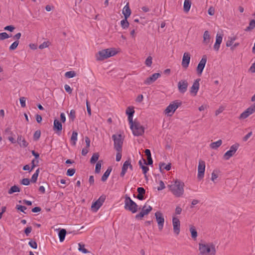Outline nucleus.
Masks as SVG:
<instances>
[{"mask_svg": "<svg viewBox=\"0 0 255 255\" xmlns=\"http://www.w3.org/2000/svg\"><path fill=\"white\" fill-rule=\"evenodd\" d=\"M184 183L176 180L174 183L169 185L168 187L172 194L177 197L181 196L184 193Z\"/></svg>", "mask_w": 255, "mask_h": 255, "instance_id": "obj_1", "label": "nucleus"}, {"mask_svg": "<svg viewBox=\"0 0 255 255\" xmlns=\"http://www.w3.org/2000/svg\"><path fill=\"white\" fill-rule=\"evenodd\" d=\"M199 250L201 255H215L216 249L215 245L212 243L199 244Z\"/></svg>", "mask_w": 255, "mask_h": 255, "instance_id": "obj_2", "label": "nucleus"}, {"mask_svg": "<svg viewBox=\"0 0 255 255\" xmlns=\"http://www.w3.org/2000/svg\"><path fill=\"white\" fill-rule=\"evenodd\" d=\"M124 208L126 210L130 211L132 213H135L138 210V205L128 195L125 196Z\"/></svg>", "mask_w": 255, "mask_h": 255, "instance_id": "obj_3", "label": "nucleus"}, {"mask_svg": "<svg viewBox=\"0 0 255 255\" xmlns=\"http://www.w3.org/2000/svg\"><path fill=\"white\" fill-rule=\"evenodd\" d=\"M116 52L110 49H106L100 51L97 55V60L102 61L111 56L116 55Z\"/></svg>", "mask_w": 255, "mask_h": 255, "instance_id": "obj_4", "label": "nucleus"}, {"mask_svg": "<svg viewBox=\"0 0 255 255\" xmlns=\"http://www.w3.org/2000/svg\"><path fill=\"white\" fill-rule=\"evenodd\" d=\"M112 138L114 141V148L117 151L122 150V146L123 144V139L121 134H114L112 135Z\"/></svg>", "mask_w": 255, "mask_h": 255, "instance_id": "obj_5", "label": "nucleus"}, {"mask_svg": "<svg viewBox=\"0 0 255 255\" xmlns=\"http://www.w3.org/2000/svg\"><path fill=\"white\" fill-rule=\"evenodd\" d=\"M130 128L132 130L134 135L139 136L144 133V128L138 122L136 121L134 122L133 127Z\"/></svg>", "mask_w": 255, "mask_h": 255, "instance_id": "obj_6", "label": "nucleus"}, {"mask_svg": "<svg viewBox=\"0 0 255 255\" xmlns=\"http://www.w3.org/2000/svg\"><path fill=\"white\" fill-rule=\"evenodd\" d=\"M105 200L106 196L104 195H101L97 201L92 203L91 206L92 210L96 212L102 206Z\"/></svg>", "mask_w": 255, "mask_h": 255, "instance_id": "obj_7", "label": "nucleus"}, {"mask_svg": "<svg viewBox=\"0 0 255 255\" xmlns=\"http://www.w3.org/2000/svg\"><path fill=\"white\" fill-rule=\"evenodd\" d=\"M152 210V207L151 206L149 205L147 206L145 204L142 207L141 212L135 215V218L138 220H141L144 216L147 215Z\"/></svg>", "mask_w": 255, "mask_h": 255, "instance_id": "obj_8", "label": "nucleus"}, {"mask_svg": "<svg viewBox=\"0 0 255 255\" xmlns=\"http://www.w3.org/2000/svg\"><path fill=\"white\" fill-rule=\"evenodd\" d=\"M239 147V144L238 143H236L235 144L232 145L230 150L227 151L224 155V158L226 160L229 159L232 156H233L236 152L237 151Z\"/></svg>", "mask_w": 255, "mask_h": 255, "instance_id": "obj_9", "label": "nucleus"}, {"mask_svg": "<svg viewBox=\"0 0 255 255\" xmlns=\"http://www.w3.org/2000/svg\"><path fill=\"white\" fill-rule=\"evenodd\" d=\"M155 217L158 224V229L159 231H161L163 228L164 223L163 215L161 212L157 211L155 213Z\"/></svg>", "mask_w": 255, "mask_h": 255, "instance_id": "obj_10", "label": "nucleus"}, {"mask_svg": "<svg viewBox=\"0 0 255 255\" xmlns=\"http://www.w3.org/2000/svg\"><path fill=\"white\" fill-rule=\"evenodd\" d=\"M205 169V162L202 160L199 161V164L198 166V178L199 180L202 179L204 176V172Z\"/></svg>", "mask_w": 255, "mask_h": 255, "instance_id": "obj_11", "label": "nucleus"}, {"mask_svg": "<svg viewBox=\"0 0 255 255\" xmlns=\"http://www.w3.org/2000/svg\"><path fill=\"white\" fill-rule=\"evenodd\" d=\"M206 62L207 56L206 55H203L197 67V71L199 75H201L202 74L205 66Z\"/></svg>", "mask_w": 255, "mask_h": 255, "instance_id": "obj_12", "label": "nucleus"}, {"mask_svg": "<svg viewBox=\"0 0 255 255\" xmlns=\"http://www.w3.org/2000/svg\"><path fill=\"white\" fill-rule=\"evenodd\" d=\"M181 102L178 101H174L165 109L164 112H175L181 105Z\"/></svg>", "mask_w": 255, "mask_h": 255, "instance_id": "obj_13", "label": "nucleus"}, {"mask_svg": "<svg viewBox=\"0 0 255 255\" xmlns=\"http://www.w3.org/2000/svg\"><path fill=\"white\" fill-rule=\"evenodd\" d=\"M188 86V82L186 80H181L178 83V89L180 93H184L187 90Z\"/></svg>", "mask_w": 255, "mask_h": 255, "instance_id": "obj_14", "label": "nucleus"}, {"mask_svg": "<svg viewBox=\"0 0 255 255\" xmlns=\"http://www.w3.org/2000/svg\"><path fill=\"white\" fill-rule=\"evenodd\" d=\"M172 223L174 232L175 234L178 235L179 234L180 231V221L177 218L173 217L172 219Z\"/></svg>", "mask_w": 255, "mask_h": 255, "instance_id": "obj_15", "label": "nucleus"}, {"mask_svg": "<svg viewBox=\"0 0 255 255\" xmlns=\"http://www.w3.org/2000/svg\"><path fill=\"white\" fill-rule=\"evenodd\" d=\"M161 76L159 73H154L151 76L146 78L144 83L146 85H149L155 82Z\"/></svg>", "mask_w": 255, "mask_h": 255, "instance_id": "obj_16", "label": "nucleus"}, {"mask_svg": "<svg viewBox=\"0 0 255 255\" xmlns=\"http://www.w3.org/2000/svg\"><path fill=\"white\" fill-rule=\"evenodd\" d=\"M53 128V130L55 131L56 133L59 134L62 129V123L57 119H55L54 120Z\"/></svg>", "mask_w": 255, "mask_h": 255, "instance_id": "obj_17", "label": "nucleus"}, {"mask_svg": "<svg viewBox=\"0 0 255 255\" xmlns=\"http://www.w3.org/2000/svg\"><path fill=\"white\" fill-rule=\"evenodd\" d=\"M190 60V55L189 53L185 52L183 54L182 65L184 68H187L189 66Z\"/></svg>", "mask_w": 255, "mask_h": 255, "instance_id": "obj_18", "label": "nucleus"}, {"mask_svg": "<svg viewBox=\"0 0 255 255\" xmlns=\"http://www.w3.org/2000/svg\"><path fill=\"white\" fill-rule=\"evenodd\" d=\"M200 79H197L194 82L190 89V93L193 94L194 96L196 95L199 88V81Z\"/></svg>", "mask_w": 255, "mask_h": 255, "instance_id": "obj_19", "label": "nucleus"}, {"mask_svg": "<svg viewBox=\"0 0 255 255\" xmlns=\"http://www.w3.org/2000/svg\"><path fill=\"white\" fill-rule=\"evenodd\" d=\"M222 36L217 33L216 37V42L214 45V49L216 51H218L220 48V44L222 41Z\"/></svg>", "mask_w": 255, "mask_h": 255, "instance_id": "obj_20", "label": "nucleus"}, {"mask_svg": "<svg viewBox=\"0 0 255 255\" xmlns=\"http://www.w3.org/2000/svg\"><path fill=\"white\" fill-rule=\"evenodd\" d=\"M128 165H129V158L127 160L123 165V166L122 167V171L120 173L121 177H124L126 172H127L128 169Z\"/></svg>", "mask_w": 255, "mask_h": 255, "instance_id": "obj_21", "label": "nucleus"}, {"mask_svg": "<svg viewBox=\"0 0 255 255\" xmlns=\"http://www.w3.org/2000/svg\"><path fill=\"white\" fill-rule=\"evenodd\" d=\"M123 14H124V17L126 18H128L129 17L131 14V10L128 5V3H127V4L124 6L123 9Z\"/></svg>", "mask_w": 255, "mask_h": 255, "instance_id": "obj_22", "label": "nucleus"}, {"mask_svg": "<svg viewBox=\"0 0 255 255\" xmlns=\"http://www.w3.org/2000/svg\"><path fill=\"white\" fill-rule=\"evenodd\" d=\"M203 43L205 45H208L210 42L211 36L208 31L206 30L203 34Z\"/></svg>", "mask_w": 255, "mask_h": 255, "instance_id": "obj_23", "label": "nucleus"}, {"mask_svg": "<svg viewBox=\"0 0 255 255\" xmlns=\"http://www.w3.org/2000/svg\"><path fill=\"white\" fill-rule=\"evenodd\" d=\"M138 195L137 198L139 200H142L144 199L143 195L145 193V190L143 187H138L137 189Z\"/></svg>", "mask_w": 255, "mask_h": 255, "instance_id": "obj_24", "label": "nucleus"}, {"mask_svg": "<svg viewBox=\"0 0 255 255\" xmlns=\"http://www.w3.org/2000/svg\"><path fill=\"white\" fill-rule=\"evenodd\" d=\"M17 143L21 147H26L28 145V143L21 135H18L17 137Z\"/></svg>", "mask_w": 255, "mask_h": 255, "instance_id": "obj_25", "label": "nucleus"}, {"mask_svg": "<svg viewBox=\"0 0 255 255\" xmlns=\"http://www.w3.org/2000/svg\"><path fill=\"white\" fill-rule=\"evenodd\" d=\"M112 170V168L111 167H109L105 172L104 173L103 175L102 176L101 180L103 182L106 181L108 177L109 176L111 171Z\"/></svg>", "mask_w": 255, "mask_h": 255, "instance_id": "obj_26", "label": "nucleus"}, {"mask_svg": "<svg viewBox=\"0 0 255 255\" xmlns=\"http://www.w3.org/2000/svg\"><path fill=\"white\" fill-rule=\"evenodd\" d=\"M67 232L65 229H60L58 233V236L60 242H63L65 239Z\"/></svg>", "mask_w": 255, "mask_h": 255, "instance_id": "obj_27", "label": "nucleus"}, {"mask_svg": "<svg viewBox=\"0 0 255 255\" xmlns=\"http://www.w3.org/2000/svg\"><path fill=\"white\" fill-rule=\"evenodd\" d=\"M191 5V2L190 0H185L183 5L184 11L187 12L189 11Z\"/></svg>", "mask_w": 255, "mask_h": 255, "instance_id": "obj_28", "label": "nucleus"}, {"mask_svg": "<svg viewBox=\"0 0 255 255\" xmlns=\"http://www.w3.org/2000/svg\"><path fill=\"white\" fill-rule=\"evenodd\" d=\"M222 143V140L219 139L216 142H212L210 144V146L211 148L216 149L218 148L219 147H220Z\"/></svg>", "mask_w": 255, "mask_h": 255, "instance_id": "obj_29", "label": "nucleus"}, {"mask_svg": "<svg viewBox=\"0 0 255 255\" xmlns=\"http://www.w3.org/2000/svg\"><path fill=\"white\" fill-rule=\"evenodd\" d=\"M78 133L76 131L72 132V136L71 137V140L72 142V144L73 145H75L76 141L77 140Z\"/></svg>", "mask_w": 255, "mask_h": 255, "instance_id": "obj_30", "label": "nucleus"}, {"mask_svg": "<svg viewBox=\"0 0 255 255\" xmlns=\"http://www.w3.org/2000/svg\"><path fill=\"white\" fill-rule=\"evenodd\" d=\"M20 191V189L17 186L14 185L9 189L8 193L9 194H11L15 192H19Z\"/></svg>", "mask_w": 255, "mask_h": 255, "instance_id": "obj_31", "label": "nucleus"}, {"mask_svg": "<svg viewBox=\"0 0 255 255\" xmlns=\"http://www.w3.org/2000/svg\"><path fill=\"white\" fill-rule=\"evenodd\" d=\"M134 113H126L128 115V120L130 125V128H132L133 127V124H134V122H133V116Z\"/></svg>", "mask_w": 255, "mask_h": 255, "instance_id": "obj_32", "label": "nucleus"}, {"mask_svg": "<svg viewBox=\"0 0 255 255\" xmlns=\"http://www.w3.org/2000/svg\"><path fill=\"white\" fill-rule=\"evenodd\" d=\"M127 19L128 18L125 17V18L121 21V25L123 29H127L129 26V24Z\"/></svg>", "mask_w": 255, "mask_h": 255, "instance_id": "obj_33", "label": "nucleus"}, {"mask_svg": "<svg viewBox=\"0 0 255 255\" xmlns=\"http://www.w3.org/2000/svg\"><path fill=\"white\" fill-rule=\"evenodd\" d=\"M255 27V20L252 19L250 21L249 25L246 27L245 31H249Z\"/></svg>", "mask_w": 255, "mask_h": 255, "instance_id": "obj_34", "label": "nucleus"}, {"mask_svg": "<svg viewBox=\"0 0 255 255\" xmlns=\"http://www.w3.org/2000/svg\"><path fill=\"white\" fill-rule=\"evenodd\" d=\"M190 231L191 234V237L193 239H196L197 237V232L195 227L191 226L190 228Z\"/></svg>", "mask_w": 255, "mask_h": 255, "instance_id": "obj_35", "label": "nucleus"}, {"mask_svg": "<svg viewBox=\"0 0 255 255\" xmlns=\"http://www.w3.org/2000/svg\"><path fill=\"white\" fill-rule=\"evenodd\" d=\"M159 167L160 170L163 168V169H165L167 171H169L171 169V163L166 164L165 163H160Z\"/></svg>", "mask_w": 255, "mask_h": 255, "instance_id": "obj_36", "label": "nucleus"}, {"mask_svg": "<svg viewBox=\"0 0 255 255\" xmlns=\"http://www.w3.org/2000/svg\"><path fill=\"white\" fill-rule=\"evenodd\" d=\"M99 157V154L98 153H94L90 159L91 163L94 164L96 163L98 160Z\"/></svg>", "mask_w": 255, "mask_h": 255, "instance_id": "obj_37", "label": "nucleus"}, {"mask_svg": "<svg viewBox=\"0 0 255 255\" xmlns=\"http://www.w3.org/2000/svg\"><path fill=\"white\" fill-rule=\"evenodd\" d=\"M39 172V169L38 168L36 170L35 172L32 176V177L31 179V181L32 182H33V183L36 182V181H37V179Z\"/></svg>", "mask_w": 255, "mask_h": 255, "instance_id": "obj_38", "label": "nucleus"}, {"mask_svg": "<svg viewBox=\"0 0 255 255\" xmlns=\"http://www.w3.org/2000/svg\"><path fill=\"white\" fill-rule=\"evenodd\" d=\"M79 245V251L80 252H82V253L84 254L89 253V251H88L87 249H86L85 247V245L84 244H82L81 243H79L78 244Z\"/></svg>", "mask_w": 255, "mask_h": 255, "instance_id": "obj_39", "label": "nucleus"}, {"mask_svg": "<svg viewBox=\"0 0 255 255\" xmlns=\"http://www.w3.org/2000/svg\"><path fill=\"white\" fill-rule=\"evenodd\" d=\"M102 162H103L102 160H99L96 163V167H95V173H99L100 172L101 168V164H102Z\"/></svg>", "mask_w": 255, "mask_h": 255, "instance_id": "obj_40", "label": "nucleus"}, {"mask_svg": "<svg viewBox=\"0 0 255 255\" xmlns=\"http://www.w3.org/2000/svg\"><path fill=\"white\" fill-rule=\"evenodd\" d=\"M65 76L68 78H71L76 76V73L74 71H70L65 73Z\"/></svg>", "mask_w": 255, "mask_h": 255, "instance_id": "obj_41", "label": "nucleus"}, {"mask_svg": "<svg viewBox=\"0 0 255 255\" xmlns=\"http://www.w3.org/2000/svg\"><path fill=\"white\" fill-rule=\"evenodd\" d=\"M41 135V131L39 130H37L36 131H35L34 135H33V139L34 140H38Z\"/></svg>", "mask_w": 255, "mask_h": 255, "instance_id": "obj_42", "label": "nucleus"}, {"mask_svg": "<svg viewBox=\"0 0 255 255\" xmlns=\"http://www.w3.org/2000/svg\"><path fill=\"white\" fill-rule=\"evenodd\" d=\"M18 44H19V41L18 40H16L15 41L13 42L11 44V45L9 46V50H15L17 48Z\"/></svg>", "mask_w": 255, "mask_h": 255, "instance_id": "obj_43", "label": "nucleus"}, {"mask_svg": "<svg viewBox=\"0 0 255 255\" xmlns=\"http://www.w3.org/2000/svg\"><path fill=\"white\" fill-rule=\"evenodd\" d=\"M218 177V171L214 170L212 173L211 180L214 182L215 180Z\"/></svg>", "mask_w": 255, "mask_h": 255, "instance_id": "obj_44", "label": "nucleus"}, {"mask_svg": "<svg viewBox=\"0 0 255 255\" xmlns=\"http://www.w3.org/2000/svg\"><path fill=\"white\" fill-rule=\"evenodd\" d=\"M10 36H11V35L9 36L8 34L6 32L0 33V40H3L5 39L10 37Z\"/></svg>", "mask_w": 255, "mask_h": 255, "instance_id": "obj_45", "label": "nucleus"}, {"mask_svg": "<svg viewBox=\"0 0 255 255\" xmlns=\"http://www.w3.org/2000/svg\"><path fill=\"white\" fill-rule=\"evenodd\" d=\"M152 58L151 56H148L145 61V64L147 66L150 67L152 64Z\"/></svg>", "mask_w": 255, "mask_h": 255, "instance_id": "obj_46", "label": "nucleus"}, {"mask_svg": "<svg viewBox=\"0 0 255 255\" xmlns=\"http://www.w3.org/2000/svg\"><path fill=\"white\" fill-rule=\"evenodd\" d=\"M253 113H242L239 117L240 119H245L248 118Z\"/></svg>", "mask_w": 255, "mask_h": 255, "instance_id": "obj_47", "label": "nucleus"}, {"mask_svg": "<svg viewBox=\"0 0 255 255\" xmlns=\"http://www.w3.org/2000/svg\"><path fill=\"white\" fill-rule=\"evenodd\" d=\"M147 162H146L145 160L143 159V164L145 165H151L153 163V160L151 156L147 157Z\"/></svg>", "mask_w": 255, "mask_h": 255, "instance_id": "obj_48", "label": "nucleus"}, {"mask_svg": "<svg viewBox=\"0 0 255 255\" xmlns=\"http://www.w3.org/2000/svg\"><path fill=\"white\" fill-rule=\"evenodd\" d=\"M28 245L33 249H36L37 247V245L36 242L35 241L33 240H30L29 243Z\"/></svg>", "mask_w": 255, "mask_h": 255, "instance_id": "obj_49", "label": "nucleus"}, {"mask_svg": "<svg viewBox=\"0 0 255 255\" xmlns=\"http://www.w3.org/2000/svg\"><path fill=\"white\" fill-rule=\"evenodd\" d=\"M48 46H49V41H44L39 46V48L40 49H44L45 48L48 47Z\"/></svg>", "mask_w": 255, "mask_h": 255, "instance_id": "obj_50", "label": "nucleus"}, {"mask_svg": "<svg viewBox=\"0 0 255 255\" xmlns=\"http://www.w3.org/2000/svg\"><path fill=\"white\" fill-rule=\"evenodd\" d=\"M16 209H17L18 210H20L21 212H23L24 213H26L24 212V210H25L27 209V208L25 206H24L17 205L16 206Z\"/></svg>", "mask_w": 255, "mask_h": 255, "instance_id": "obj_51", "label": "nucleus"}, {"mask_svg": "<svg viewBox=\"0 0 255 255\" xmlns=\"http://www.w3.org/2000/svg\"><path fill=\"white\" fill-rule=\"evenodd\" d=\"M75 173V169L73 168H70L67 170V175L69 176H73Z\"/></svg>", "mask_w": 255, "mask_h": 255, "instance_id": "obj_52", "label": "nucleus"}, {"mask_svg": "<svg viewBox=\"0 0 255 255\" xmlns=\"http://www.w3.org/2000/svg\"><path fill=\"white\" fill-rule=\"evenodd\" d=\"M209 107L206 104L203 105L200 107H199L198 109L200 111H208L209 110Z\"/></svg>", "mask_w": 255, "mask_h": 255, "instance_id": "obj_53", "label": "nucleus"}, {"mask_svg": "<svg viewBox=\"0 0 255 255\" xmlns=\"http://www.w3.org/2000/svg\"><path fill=\"white\" fill-rule=\"evenodd\" d=\"M165 188V185L164 182L160 180L159 182V186L157 187V190L158 191L162 190L164 189Z\"/></svg>", "mask_w": 255, "mask_h": 255, "instance_id": "obj_54", "label": "nucleus"}, {"mask_svg": "<svg viewBox=\"0 0 255 255\" xmlns=\"http://www.w3.org/2000/svg\"><path fill=\"white\" fill-rule=\"evenodd\" d=\"M244 112H255V103L247 109Z\"/></svg>", "mask_w": 255, "mask_h": 255, "instance_id": "obj_55", "label": "nucleus"}, {"mask_svg": "<svg viewBox=\"0 0 255 255\" xmlns=\"http://www.w3.org/2000/svg\"><path fill=\"white\" fill-rule=\"evenodd\" d=\"M21 183L24 185H28L30 183V180L28 178H23L21 181Z\"/></svg>", "mask_w": 255, "mask_h": 255, "instance_id": "obj_56", "label": "nucleus"}, {"mask_svg": "<svg viewBox=\"0 0 255 255\" xmlns=\"http://www.w3.org/2000/svg\"><path fill=\"white\" fill-rule=\"evenodd\" d=\"M122 150H121L120 151H117V154H116V161H120L122 158Z\"/></svg>", "mask_w": 255, "mask_h": 255, "instance_id": "obj_57", "label": "nucleus"}, {"mask_svg": "<svg viewBox=\"0 0 255 255\" xmlns=\"http://www.w3.org/2000/svg\"><path fill=\"white\" fill-rule=\"evenodd\" d=\"M32 231V227L31 226L28 227L26 228L24 230V233L26 235V236H28L29 234L31 233Z\"/></svg>", "mask_w": 255, "mask_h": 255, "instance_id": "obj_58", "label": "nucleus"}, {"mask_svg": "<svg viewBox=\"0 0 255 255\" xmlns=\"http://www.w3.org/2000/svg\"><path fill=\"white\" fill-rule=\"evenodd\" d=\"M64 89L65 91L69 94H71L72 93V90L68 85L65 84L64 85Z\"/></svg>", "mask_w": 255, "mask_h": 255, "instance_id": "obj_59", "label": "nucleus"}, {"mask_svg": "<svg viewBox=\"0 0 255 255\" xmlns=\"http://www.w3.org/2000/svg\"><path fill=\"white\" fill-rule=\"evenodd\" d=\"M25 101L26 99L24 97H21L20 98V103L22 107H24L25 106Z\"/></svg>", "mask_w": 255, "mask_h": 255, "instance_id": "obj_60", "label": "nucleus"}, {"mask_svg": "<svg viewBox=\"0 0 255 255\" xmlns=\"http://www.w3.org/2000/svg\"><path fill=\"white\" fill-rule=\"evenodd\" d=\"M141 169L142 170L143 173L146 176V173L149 170V168L145 165H142Z\"/></svg>", "mask_w": 255, "mask_h": 255, "instance_id": "obj_61", "label": "nucleus"}, {"mask_svg": "<svg viewBox=\"0 0 255 255\" xmlns=\"http://www.w3.org/2000/svg\"><path fill=\"white\" fill-rule=\"evenodd\" d=\"M208 13L210 15H213L215 13V9L213 7H210L208 10Z\"/></svg>", "mask_w": 255, "mask_h": 255, "instance_id": "obj_62", "label": "nucleus"}, {"mask_svg": "<svg viewBox=\"0 0 255 255\" xmlns=\"http://www.w3.org/2000/svg\"><path fill=\"white\" fill-rule=\"evenodd\" d=\"M14 29V27L12 25H8L5 26L4 28V29L5 30H8L10 32L12 31Z\"/></svg>", "mask_w": 255, "mask_h": 255, "instance_id": "obj_63", "label": "nucleus"}, {"mask_svg": "<svg viewBox=\"0 0 255 255\" xmlns=\"http://www.w3.org/2000/svg\"><path fill=\"white\" fill-rule=\"evenodd\" d=\"M235 40V38H231V40H228L227 42H226V46L227 47H230L231 46L233 43V42Z\"/></svg>", "mask_w": 255, "mask_h": 255, "instance_id": "obj_64", "label": "nucleus"}]
</instances>
